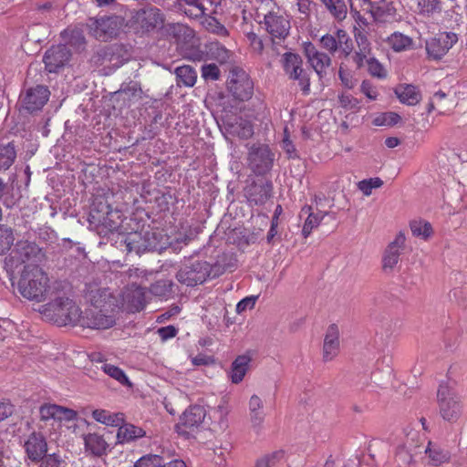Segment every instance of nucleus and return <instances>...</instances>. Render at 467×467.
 <instances>
[{
    "label": "nucleus",
    "mask_w": 467,
    "mask_h": 467,
    "mask_svg": "<svg viewBox=\"0 0 467 467\" xmlns=\"http://www.w3.org/2000/svg\"><path fill=\"white\" fill-rule=\"evenodd\" d=\"M88 307L81 311L79 326L91 329H108L116 324V299L109 289L91 290Z\"/></svg>",
    "instance_id": "nucleus-1"
},
{
    "label": "nucleus",
    "mask_w": 467,
    "mask_h": 467,
    "mask_svg": "<svg viewBox=\"0 0 467 467\" xmlns=\"http://www.w3.org/2000/svg\"><path fill=\"white\" fill-rule=\"evenodd\" d=\"M47 274L38 265H26L18 281L19 293L27 299L42 301L49 287Z\"/></svg>",
    "instance_id": "nucleus-2"
},
{
    "label": "nucleus",
    "mask_w": 467,
    "mask_h": 467,
    "mask_svg": "<svg viewBox=\"0 0 467 467\" xmlns=\"http://www.w3.org/2000/svg\"><path fill=\"white\" fill-rule=\"evenodd\" d=\"M42 314L59 327L79 326L81 309L72 299L58 297L44 306Z\"/></svg>",
    "instance_id": "nucleus-3"
},
{
    "label": "nucleus",
    "mask_w": 467,
    "mask_h": 467,
    "mask_svg": "<svg viewBox=\"0 0 467 467\" xmlns=\"http://www.w3.org/2000/svg\"><path fill=\"white\" fill-rule=\"evenodd\" d=\"M437 404L440 416L448 422H457L462 416L464 404L455 388L448 383L440 384L437 390Z\"/></svg>",
    "instance_id": "nucleus-4"
},
{
    "label": "nucleus",
    "mask_w": 467,
    "mask_h": 467,
    "mask_svg": "<svg viewBox=\"0 0 467 467\" xmlns=\"http://www.w3.org/2000/svg\"><path fill=\"white\" fill-rule=\"evenodd\" d=\"M273 7L264 15L260 25L270 36L273 44H279L289 36L291 23L288 16L275 2L270 1Z\"/></svg>",
    "instance_id": "nucleus-5"
},
{
    "label": "nucleus",
    "mask_w": 467,
    "mask_h": 467,
    "mask_svg": "<svg viewBox=\"0 0 467 467\" xmlns=\"http://www.w3.org/2000/svg\"><path fill=\"white\" fill-rule=\"evenodd\" d=\"M44 259L45 254L36 243L21 240L5 258V265L11 268H17L22 265H38Z\"/></svg>",
    "instance_id": "nucleus-6"
},
{
    "label": "nucleus",
    "mask_w": 467,
    "mask_h": 467,
    "mask_svg": "<svg viewBox=\"0 0 467 467\" xmlns=\"http://www.w3.org/2000/svg\"><path fill=\"white\" fill-rule=\"evenodd\" d=\"M275 153L265 143H254L248 149L247 164L255 175H265L274 165Z\"/></svg>",
    "instance_id": "nucleus-7"
},
{
    "label": "nucleus",
    "mask_w": 467,
    "mask_h": 467,
    "mask_svg": "<svg viewBox=\"0 0 467 467\" xmlns=\"http://www.w3.org/2000/svg\"><path fill=\"white\" fill-rule=\"evenodd\" d=\"M78 417L77 411L57 404L45 403L39 408V419L41 427L50 426L55 431H57L63 422L75 420Z\"/></svg>",
    "instance_id": "nucleus-8"
},
{
    "label": "nucleus",
    "mask_w": 467,
    "mask_h": 467,
    "mask_svg": "<svg viewBox=\"0 0 467 467\" xmlns=\"http://www.w3.org/2000/svg\"><path fill=\"white\" fill-rule=\"evenodd\" d=\"M282 66L290 79L296 80L304 95L310 93L309 71L303 67L302 57L295 53L286 52L282 57Z\"/></svg>",
    "instance_id": "nucleus-9"
},
{
    "label": "nucleus",
    "mask_w": 467,
    "mask_h": 467,
    "mask_svg": "<svg viewBox=\"0 0 467 467\" xmlns=\"http://www.w3.org/2000/svg\"><path fill=\"white\" fill-rule=\"evenodd\" d=\"M227 88L231 95L239 101H248L254 95V81L244 69L239 67L230 71Z\"/></svg>",
    "instance_id": "nucleus-10"
},
{
    "label": "nucleus",
    "mask_w": 467,
    "mask_h": 467,
    "mask_svg": "<svg viewBox=\"0 0 467 467\" xmlns=\"http://www.w3.org/2000/svg\"><path fill=\"white\" fill-rule=\"evenodd\" d=\"M165 16L161 10L153 5L136 10L131 16V23L142 32H152L163 27Z\"/></svg>",
    "instance_id": "nucleus-11"
},
{
    "label": "nucleus",
    "mask_w": 467,
    "mask_h": 467,
    "mask_svg": "<svg viewBox=\"0 0 467 467\" xmlns=\"http://www.w3.org/2000/svg\"><path fill=\"white\" fill-rule=\"evenodd\" d=\"M88 33L96 39L108 41L117 36L120 27L119 16L90 17L87 22Z\"/></svg>",
    "instance_id": "nucleus-12"
},
{
    "label": "nucleus",
    "mask_w": 467,
    "mask_h": 467,
    "mask_svg": "<svg viewBox=\"0 0 467 467\" xmlns=\"http://www.w3.org/2000/svg\"><path fill=\"white\" fill-rule=\"evenodd\" d=\"M49 97L50 91L44 85L26 88L19 96L20 109L30 114L40 111L47 103Z\"/></svg>",
    "instance_id": "nucleus-13"
},
{
    "label": "nucleus",
    "mask_w": 467,
    "mask_h": 467,
    "mask_svg": "<svg viewBox=\"0 0 467 467\" xmlns=\"http://www.w3.org/2000/svg\"><path fill=\"white\" fill-rule=\"evenodd\" d=\"M358 7L365 14L370 15L376 23H389L395 19L396 9L392 3L387 0H357Z\"/></svg>",
    "instance_id": "nucleus-14"
},
{
    "label": "nucleus",
    "mask_w": 467,
    "mask_h": 467,
    "mask_svg": "<svg viewBox=\"0 0 467 467\" xmlns=\"http://www.w3.org/2000/svg\"><path fill=\"white\" fill-rule=\"evenodd\" d=\"M210 265L205 261H196L189 265L182 267L177 275V280L188 286L202 284L210 275Z\"/></svg>",
    "instance_id": "nucleus-15"
},
{
    "label": "nucleus",
    "mask_w": 467,
    "mask_h": 467,
    "mask_svg": "<svg viewBox=\"0 0 467 467\" xmlns=\"http://www.w3.org/2000/svg\"><path fill=\"white\" fill-rule=\"evenodd\" d=\"M206 411L202 406L192 405L186 409L176 424L179 434L188 436L198 430L204 420Z\"/></svg>",
    "instance_id": "nucleus-16"
},
{
    "label": "nucleus",
    "mask_w": 467,
    "mask_h": 467,
    "mask_svg": "<svg viewBox=\"0 0 467 467\" xmlns=\"http://www.w3.org/2000/svg\"><path fill=\"white\" fill-rule=\"evenodd\" d=\"M457 35L451 32H441L426 42V51L430 57L439 60L457 42Z\"/></svg>",
    "instance_id": "nucleus-17"
},
{
    "label": "nucleus",
    "mask_w": 467,
    "mask_h": 467,
    "mask_svg": "<svg viewBox=\"0 0 467 467\" xmlns=\"http://www.w3.org/2000/svg\"><path fill=\"white\" fill-rule=\"evenodd\" d=\"M23 448L26 458L33 463H39L47 456L48 444L46 437L40 432H32L26 439Z\"/></svg>",
    "instance_id": "nucleus-18"
},
{
    "label": "nucleus",
    "mask_w": 467,
    "mask_h": 467,
    "mask_svg": "<svg viewBox=\"0 0 467 467\" xmlns=\"http://www.w3.org/2000/svg\"><path fill=\"white\" fill-rule=\"evenodd\" d=\"M319 41L322 48L331 54H334L341 47L342 53L348 57L353 49L352 40L344 29H337L335 35L326 34L321 36Z\"/></svg>",
    "instance_id": "nucleus-19"
},
{
    "label": "nucleus",
    "mask_w": 467,
    "mask_h": 467,
    "mask_svg": "<svg viewBox=\"0 0 467 467\" xmlns=\"http://www.w3.org/2000/svg\"><path fill=\"white\" fill-rule=\"evenodd\" d=\"M147 304L145 288L132 284L122 292V306L127 311L136 313L141 311Z\"/></svg>",
    "instance_id": "nucleus-20"
},
{
    "label": "nucleus",
    "mask_w": 467,
    "mask_h": 467,
    "mask_svg": "<svg viewBox=\"0 0 467 467\" xmlns=\"http://www.w3.org/2000/svg\"><path fill=\"white\" fill-rule=\"evenodd\" d=\"M153 234L150 232H132L128 234L124 240L123 244L127 253L135 252L140 254L147 251L153 250L156 245L151 238Z\"/></svg>",
    "instance_id": "nucleus-21"
},
{
    "label": "nucleus",
    "mask_w": 467,
    "mask_h": 467,
    "mask_svg": "<svg viewBox=\"0 0 467 467\" xmlns=\"http://www.w3.org/2000/svg\"><path fill=\"white\" fill-rule=\"evenodd\" d=\"M406 237L400 232L395 239L386 247L382 257V268L385 272L392 271L400 261V256L404 249Z\"/></svg>",
    "instance_id": "nucleus-22"
},
{
    "label": "nucleus",
    "mask_w": 467,
    "mask_h": 467,
    "mask_svg": "<svg viewBox=\"0 0 467 467\" xmlns=\"http://www.w3.org/2000/svg\"><path fill=\"white\" fill-rule=\"evenodd\" d=\"M340 351V332L337 325L327 327L323 342L322 358L325 362L333 360Z\"/></svg>",
    "instance_id": "nucleus-23"
},
{
    "label": "nucleus",
    "mask_w": 467,
    "mask_h": 467,
    "mask_svg": "<svg viewBox=\"0 0 467 467\" xmlns=\"http://www.w3.org/2000/svg\"><path fill=\"white\" fill-rule=\"evenodd\" d=\"M69 57L68 49L63 45H58L53 46L46 51L43 61L48 72H57L69 60Z\"/></svg>",
    "instance_id": "nucleus-24"
},
{
    "label": "nucleus",
    "mask_w": 467,
    "mask_h": 467,
    "mask_svg": "<svg viewBox=\"0 0 467 467\" xmlns=\"http://www.w3.org/2000/svg\"><path fill=\"white\" fill-rule=\"evenodd\" d=\"M304 52L317 74L320 77L326 74L327 68L331 65L330 57L326 53L318 51L311 42L304 43Z\"/></svg>",
    "instance_id": "nucleus-25"
},
{
    "label": "nucleus",
    "mask_w": 467,
    "mask_h": 467,
    "mask_svg": "<svg viewBox=\"0 0 467 467\" xmlns=\"http://www.w3.org/2000/svg\"><path fill=\"white\" fill-rule=\"evenodd\" d=\"M84 449L87 455L102 457L109 451V444L104 436L97 432H89L83 436Z\"/></svg>",
    "instance_id": "nucleus-26"
},
{
    "label": "nucleus",
    "mask_w": 467,
    "mask_h": 467,
    "mask_svg": "<svg viewBox=\"0 0 467 467\" xmlns=\"http://www.w3.org/2000/svg\"><path fill=\"white\" fill-rule=\"evenodd\" d=\"M370 33H364L358 30V32L353 33L355 42L358 46V50L355 51L352 56V59L357 66L358 69L362 68L365 66V59L371 53V43L368 40Z\"/></svg>",
    "instance_id": "nucleus-27"
},
{
    "label": "nucleus",
    "mask_w": 467,
    "mask_h": 467,
    "mask_svg": "<svg viewBox=\"0 0 467 467\" xmlns=\"http://www.w3.org/2000/svg\"><path fill=\"white\" fill-rule=\"evenodd\" d=\"M273 184L271 182L265 183L253 182L246 189V198L248 202L254 205L265 204L272 196Z\"/></svg>",
    "instance_id": "nucleus-28"
},
{
    "label": "nucleus",
    "mask_w": 467,
    "mask_h": 467,
    "mask_svg": "<svg viewBox=\"0 0 467 467\" xmlns=\"http://www.w3.org/2000/svg\"><path fill=\"white\" fill-rule=\"evenodd\" d=\"M410 9L423 17H433L442 11V2L441 0H410Z\"/></svg>",
    "instance_id": "nucleus-29"
},
{
    "label": "nucleus",
    "mask_w": 467,
    "mask_h": 467,
    "mask_svg": "<svg viewBox=\"0 0 467 467\" xmlns=\"http://www.w3.org/2000/svg\"><path fill=\"white\" fill-rule=\"evenodd\" d=\"M252 358L249 354L239 355L235 358L231 365V371L229 374L230 379L234 384L241 383L249 368Z\"/></svg>",
    "instance_id": "nucleus-30"
},
{
    "label": "nucleus",
    "mask_w": 467,
    "mask_h": 467,
    "mask_svg": "<svg viewBox=\"0 0 467 467\" xmlns=\"http://www.w3.org/2000/svg\"><path fill=\"white\" fill-rule=\"evenodd\" d=\"M248 409L251 424L254 429L259 431L265 418L262 399L255 394L252 395L249 399Z\"/></svg>",
    "instance_id": "nucleus-31"
},
{
    "label": "nucleus",
    "mask_w": 467,
    "mask_h": 467,
    "mask_svg": "<svg viewBox=\"0 0 467 467\" xmlns=\"http://www.w3.org/2000/svg\"><path fill=\"white\" fill-rule=\"evenodd\" d=\"M300 213H301V215L302 214L307 215V217L304 223L303 228H302V235L305 238H307L311 234L312 231L321 223V222L323 221L325 216L327 214L325 212L324 213L320 212V213H315L313 212L312 206L307 205V204L304 205L301 208Z\"/></svg>",
    "instance_id": "nucleus-32"
},
{
    "label": "nucleus",
    "mask_w": 467,
    "mask_h": 467,
    "mask_svg": "<svg viewBox=\"0 0 467 467\" xmlns=\"http://www.w3.org/2000/svg\"><path fill=\"white\" fill-rule=\"evenodd\" d=\"M395 94L400 101L409 106L417 105L421 99V94L416 86L400 84L395 88Z\"/></svg>",
    "instance_id": "nucleus-33"
},
{
    "label": "nucleus",
    "mask_w": 467,
    "mask_h": 467,
    "mask_svg": "<svg viewBox=\"0 0 467 467\" xmlns=\"http://www.w3.org/2000/svg\"><path fill=\"white\" fill-rule=\"evenodd\" d=\"M92 418L101 424L111 427H118L125 420L123 413L111 412L102 409L94 410L92 411Z\"/></svg>",
    "instance_id": "nucleus-34"
},
{
    "label": "nucleus",
    "mask_w": 467,
    "mask_h": 467,
    "mask_svg": "<svg viewBox=\"0 0 467 467\" xmlns=\"http://www.w3.org/2000/svg\"><path fill=\"white\" fill-rule=\"evenodd\" d=\"M329 15L337 22H343L348 16L345 0H320Z\"/></svg>",
    "instance_id": "nucleus-35"
},
{
    "label": "nucleus",
    "mask_w": 467,
    "mask_h": 467,
    "mask_svg": "<svg viewBox=\"0 0 467 467\" xmlns=\"http://www.w3.org/2000/svg\"><path fill=\"white\" fill-rule=\"evenodd\" d=\"M350 14L354 19L353 33L358 31L370 33L372 24L365 17V13L358 7V3L350 5Z\"/></svg>",
    "instance_id": "nucleus-36"
},
{
    "label": "nucleus",
    "mask_w": 467,
    "mask_h": 467,
    "mask_svg": "<svg viewBox=\"0 0 467 467\" xmlns=\"http://www.w3.org/2000/svg\"><path fill=\"white\" fill-rule=\"evenodd\" d=\"M451 101L448 99V95L440 90L433 94L431 98L428 106L427 111L428 113H431L432 111H437L439 114H445L448 110H450Z\"/></svg>",
    "instance_id": "nucleus-37"
},
{
    "label": "nucleus",
    "mask_w": 467,
    "mask_h": 467,
    "mask_svg": "<svg viewBox=\"0 0 467 467\" xmlns=\"http://www.w3.org/2000/svg\"><path fill=\"white\" fill-rule=\"evenodd\" d=\"M425 453L430 459L431 463L435 466L448 462L451 459V454L448 451L443 450L441 446L431 441L428 442Z\"/></svg>",
    "instance_id": "nucleus-38"
},
{
    "label": "nucleus",
    "mask_w": 467,
    "mask_h": 467,
    "mask_svg": "<svg viewBox=\"0 0 467 467\" xmlns=\"http://www.w3.org/2000/svg\"><path fill=\"white\" fill-rule=\"evenodd\" d=\"M118 427L117 438L120 443L129 442L145 435V431L141 428L132 424H124L123 422Z\"/></svg>",
    "instance_id": "nucleus-39"
},
{
    "label": "nucleus",
    "mask_w": 467,
    "mask_h": 467,
    "mask_svg": "<svg viewBox=\"0 0 467 467\" xmlns=\"http://www.w3.org/2000/svg\"><path fill=\"white\" fill-rule=\"evenodd\" d=\"M410 228L413 236L424 241L429 240L433 234V228L431 223L423 219H415L410 221Z\"/></svg>",
    "instance_id": "nucleus-40"
},
{
    "label": "nucleus",
    "mask_w": 467,
    "mask_h": 467,
    "mask_svg": "<svg viewBox=\"0 0 467 467\" xmlns=\"http://www.w3.org/2000/svg\"><path fill=\"white\" fill-rule=\"evenodd\" d=\"M180 9L190 18H201L205 14V7L201 0H181Z\"/></svg>",
    "instance_id": "nucleus-41"
},
{
    "label": "nucleus",
    "mask_w": 467,
    "mask_h": 467,
    "mask_svg": "<svg viewBox=\"0 0 467 467\" xmlns=\"http://www.w3.org/2000/svg\"><path fill=\"white\" fill-rule=\"evenodd\" d=\"M178 85L193 87L197 80V73L194 68L188 65L178 67L175 69Z\"/></svg>",
    "instance_id": "nucleus-42"
},
{
    "label": "nucleus",
    "mask_w": 467,
    "mask_h": 467,
    "mask_svg": "<svg viewBox=\"0 0 467 467\" xmlns=\"http://www.w3.org/2000/svg\"><path fill=\"white\" fill-rule=\"evenodd\" d=\"M173 282L168 279H161L153 283L150 287V292L154 296L167 300L173 294Z\"/></svg>",
    "instance_id": "nucleus-43"
},
{
    "label": "nucleus",
    "mask_w": 467,
    "mask_h": 467,
    "mask_svg": "<svg viewBox=\"0 0 467 467\" xmlns=\"http://www.w3.org/2000/svg\"><path fill=\"white\" fill-rule=\"evenodd\" d=\"M229 128L230 133L240 139L247 140L254 134V126L246 119H238L235 123L230 124Z\"/></svg>",
    "instance_id": "nucleus-44"
},
{
    "label": "nucleus",
    "mask_w": 467,
    "mask_h": 467,
    "mask_svg": "<svg viewBox=\"0 0 467 467\" xmlns=\"http://www.w3.org/2000/svg\"><path fill=\"white\" fill-rule=\"evenodd\" d=\"M388 44L394 51L400 52L410 49L413 45V40L404 34L394 32L388 37Z\"/></svg>",
    "instance_id": "nucleus-45"
},
{
    "label": "nucleus",
    "mask_w": 467,
    "mask_h": 467,
    "mask_svg": "<svg viewBox=\"0 0 467 467\" xmlns=\"http://www.w3.org/2000/svg\"><path fill=\"white\" fill-rule=\"evenodd\" d=\"M16 150L13 142L0 146V171L9 169L15 162Z\"/></svg>",
    "instance_id": "nucleus-46"
},
{
    "label": "nucleus",
    "mask_w": 467,
    "mask_h": 467,
    "mask_svg": "<svg viewBox=\"0 0 467 467\" xmlns=\"http://www.w3.org/2000/svg\"><path fill=\"white\" fill-rule=\"evenodd\" d=\"M207 54L220 64L226 63L230 58V51L219 42H212L207 47Z\"/></svg>",
    "instance_id": "nucleus-47"
},
{
    "label": "nucleus",
    "mask_w": 467,
    "mask_h": 467,
    "mask_svg": "<svg viewBox=\"0 0 467 467\" xmlns=\"http://www.w3.org/2000/svg\"><path fill=\"white\" fill-rule=\"evenodd\" d=\"M202 18V25L207 31H209L213 34L218 35L220 36H228L229 32H228L227 28L221 22H219L215 17H213L212 16H205V14H204Z\"/></svg>",
    "instance_id": "nucleus-48"
},
{
    "label": "nucleus",
    "mask_w": 467,
    "mask_h": 467,
    "mask_svg": "<svg viewBox=\"0 0 467 467\" xmlns=\"http://www.w3.org/2000/svg\"><path fill=\"white\" fill-rule=\"evenodd\" d=\"M365 66H367L368 74L373 78L384 79L388 76L387 69L373 57L368 56L367 59H365Z\"/></svg>",
    "instance_id": "nucleus-49"
},
{
    "label": "nucleus",
    "mask_w": 467,
    "mask_h": 467,
    "mask_svg": "<svg viewBox=\"0 0 467 467\" xmlns=\"http://www.w3.org/2000/svg\"><path fill=\"white\" fill-rule=\"evenodd\" d=\"M338 103L345 110L358 112L361 108V101L349 93L342 92L338 95Z\"/></svg>",
    "instance_id": "nucleus-50"
},
{
    "label": "nucleus",
    "mask_w": 467,
    "mask_h": 467,
    "mask_svg": "<svg viewBox=\"0 0 467 467\" xmlns=\"http://www.w3.org/2000/svg\"><path fill=\"white\" fill-rule=\"evenodd\" d=\"M102 370L109 375L110 378L116 379L118 382H119L122 385L130 386V382L129 380V378L125 374V372L119 367L105 363L101 367Z\"/></svg>",
    "instance_id": "nucleus-51"
},
{
    "label": "nucleus",
    "mask_w": 467,
    "mask_h": 467,
    "mask_svg": "<svg viewBox=\"0 0 467 467\" xmlns=\"http://www.w3.org/2000/svg\"><path fill=\"white\" fill-rule=\"evenodd\" d=\"M14 234L11 228L0 225V254L8 251L14 243Z\"/></svg>",
    "instance_id": "nucleus-52"
},
{
    "label": "nucleus",
    "mask_w": 467,
    "mask_h": 467,
    "mask_svg": "<svg viewBox=\"0 0 467 467\" xmlns=\"http://www.w3.org/2000/svg\"><path fill=\"white\" fill-rule=\"evenodd\" d=\"M248 45L253 53L262 55L265 49L263 37L254 31L245 34Z\"/></svg>",
    "instance_id": "nucleus-53"
},
{
    "label": "nucleus",
    "mask_w": 467,
    "mask_h": 467,
    "mask_svg": "<svg viewBox=\"0 0 467 467\" xmlns=\"http://www.w3.org/2000/svg\"><path fill=\"white\" fill-rule=\"evenodd\" d=\"M338 77L344 88L353 89L356 87L358 80L354 78L353 72L346 68L343 64L339 67Z\"/></svg>",
    "instance_id": "nucleus-54"
},
{
    "label": "nucleus",
    "mask_w": 467,
    "mask_h": 467,
    "mask_svg": "<svg viewBox=\"0 0 467 467\" xmlns=\"http://www.w3.org/2000/svg\"><path fill=\"white\" fill-rule=\"evenodd\" d=\"M382 185L383 181L379 177H375L360 181L358 183V188L364 195L369 196L372 193L373 189L380 188Z\"/></svg>",
    "instance_id": "nucleus-55"
},
{
    "label": "nucleus",
    "mask_w": 467,
    "mask_h": 467,
    "mask_svg": "<svg viewBox=\"0 0 467 467\" xmlns=\"http://www.w3.org/2000/svg\"><path fill=\"white\" fill-rule=\"evenodd\" d=\"M400 120L399 114L395 112H385L374 118L372 123L375 126H392Z\"/></svg>",
    "instance_id": "nucleus-56"
},
{
    "label": "nucleus",
    "mask_w": 467,
    "mask_h": 467,
    "mask_svg": "<svg viewBox=\"0 0 467 467\" xmlns=\"http://www.w3.org/2000/svg\"><path fill=\"white\" fill-rule=\"evenodd\" d=\"M135 467H163V459L157 454H148L135 462Z\"/></svg>",
    "instance_id": "nucleus-57"
},
{
    "label": "nucleus",
    "mask_w": 467,
    "mask_h": 467,
    "mask_svg": "<svg viewBox=\"0 0 467 467\" xmlns=\"http://www.w3.org/2000/svg\"><path fill=\"white\" fill-rule=\"evenodd\" d=\"M165 30L169 36H171L177 41L190 31L189 27L180 23L168 24L165 26Z\"/></svg>",
    "instance_id": "nucleus-58"
},
{
    "label": "nucleus",
    "mask_w": 467,
    "mask_h": 467,
    "mask_svg": "<svg viewBox=\"0 0 467 467\" xmlns=\"http://www.w3.org/2000/svg\"><path fill=\"white\" fill-rule=\"evenodd\" d=\"M39 463V467H67V462L58 453L48 454Z\"/></svg>",
    "instance_id": "nucleus-59"
},
{
    "label": "nucleus",
    "mask_w": 467,
    "mask_h": 467,
    "mask_svg": "<svg viewBox=\"0 0 467 467\" xmlns=\"http://www.w3.org/2000/svg\"><path fill=\"white\" fill-rule=\"evenodd\" d=\"M360 91L369 100H376L379 97L377 87L368 79H364L361 82Z\"/></svg>",
    "instance_id": "nucleus-60"
},
{
    "label": "nucleus",
    "mask_w": 467,
    "mask_h": 467,
    "mask_svg": "<svg viewBox=\"0 0 467 467\" xmlns=\"http://www.w3.org/2000/svg\"><path fill=\"white\" fill-rule=\"evenodd\" d=\"M220 74V69L215 64H206L202 67V77L205 80H217Z\"/></svg>",
    "instance_id": "nucleus-61"
},
{
    "label": "nucleus",
    "mask_w": 467,
    "mask_h": 467,
    "mask_svg": "<svg viewBox=\"0 0 467 467\" xmlns=\"http://www.w3.org/2000/svg\"><path fill=\"white\" fill-rule=\"evenodd\" d=\"M257 298H258V296H247V297L242 299L241 301H239L236 305L237 313H242L248 308L249 309L254 308Z\"/></svg>",
    "instance_id": "nucleus-62"
},
{
    "label": "nucleus",
    "mask_w": 467,
    "mask_h": 467,
    "mask_svg": "<svg viewBox=\"0 0 467 467\" xmlns=\"http://www.w3.org/2000/svg\"><path fill=\"white\" fill-rule=\"evenodd\" d=\"M14 407L7 400H0V422L13 414Z\"/></svg>",
    "instance_id": "nucleus-63"
},
{
    "label": "nucleus",
    "mask_w": 467,
    "mask_h": 467,
    "mask_svg": "<svg viewBox=\"0 0 467 467\" xmlns=\"http://www.w3.org/2000/svg\"><path fill=\"white\" fill-rule=\"evenodd\" d=\"M158 334L162 340H167L176 336L177 329L173 326H167L159 328Z\"/></svg>",
    "instance_id": "nucleus-64"
}]
</instances>
